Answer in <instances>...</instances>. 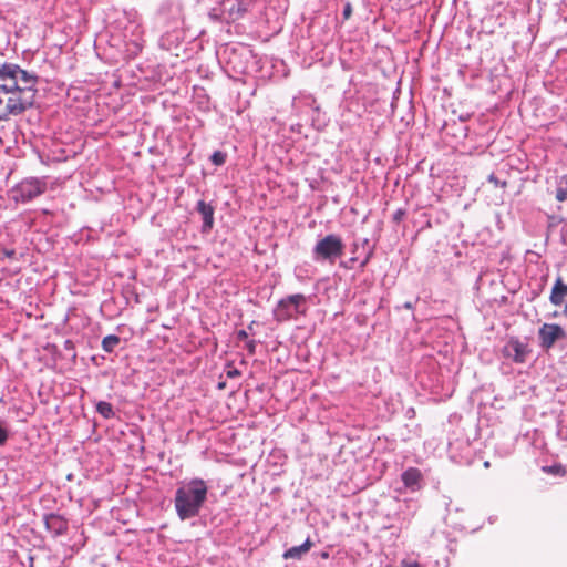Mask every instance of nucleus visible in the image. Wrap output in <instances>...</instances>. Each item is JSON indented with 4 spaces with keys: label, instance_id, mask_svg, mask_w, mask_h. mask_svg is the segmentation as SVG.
I'll use <instances>...</instances> for the list:
<instances>
[{
    "label": "nucleus",
    "instance_id": "13",
    "mask_svg": "<svg viewBox=\"0 0 567 567\" xmlns=\"http://www.w3.org/2000/svg\"><path fill=\"white\" fill-rule=\"evenodd\" d=\"M12 66L17 70H14L12 75H8L7 80L18 81L20 79L25 84L23 87L37 89L35 85L38 84L39 76L35 73L23 70L14 63H12Z\"/></svg>",
    "mask_w": 567,
    "mask_h": 567
},
{
    "label": "nucleus",
    "instance_id": "39",
    "mask_svg": "<svg viewBox=\"0 0 567 567\" xmlns=\"http://www.w3.org/2000/svg\"><path fill=\"white\" fill-rule=\"evenodd\" d=\"M563 306H564L563 315L567 318V300L564 301Z\"/></svg>",
    "mask_w": 567,
    "mask_h": 567
},
{
    "label": "nucleus",
    "instance_id": "8",
    "mask_svg": "<svg viewBox=\"0 0 567 567\" xmlns=\"http://www.w3.org/2000/svg\"><path fill=\"white\" fill-rule=\"evenodd\" d=\"M567 337L563 327L556 323H544L538 330L539 346L544 350H549L558 340Z\"/></svg>",
    "mask_w": 567,
    "mask_h": 567
},
{
    "label": "nucleus",
    "instance_id": "14",
    "mask_svg": "<svg viewBox=\"0 0 567 567\" xmlns=\"http://www.w3.org/2000/svg\"><path fill=\"white\" fill-rule=\"evenodd\" d=\"M454 435L460 436L461 433L454 432ZM449 446L452 457H455L457 452H460V457L464 460H467L471 455V444L468 437L465 441L460 440V437L451 440Z\"/></svg>",
    "mask_w": 567,
    "mask_h": 567
},
{
    "label": "nucleus",
    "instance_id": "20",
    "mask_svg": "<svg viewBox=\"0 0 567 567\" xmlns=\"http://www.w3.org/2000/svg\"><path fill=\"white\" fill-rule=\"evenodd\" d=\"M121 343V338L116 334H109L102 340V349L107 352H114L115 348Z\"/></svg>",
    "mask_w": 567,
    "mask_h": 567
},
{
    "label": "nucleus",
    "instance_id": "45",
    "mask_svg": "<svg viewBox=\"0 0 567 567\" xmlns=\"http://www.w3.org/2000/svg\"><path fill=\"white\" fill-rule=\"evenodd\" d=\"M484 467H486V468H487V467H489V462H488V461H486V462L484 463Z\"/></svg>",
    "mask_w": 567,
    "mask_h": 567
},
{
    "label": "nucleus",
    "instance_id": "25",
    "mask_svg": "<svg viewBox=\"0 0 567 567\" xmlns=\"http://www.w3.org/2000/svg\"><path fill=\"white\" fill-rule=\"evenodd\" d=\"M543 470L554 475H564L565 468L561 465L545 466Z\"/></svg>",
    "mask_w": 567,
    "mask_h": 567
},
{
    "label": "nucleus",
    "instance_id": "37",
    "mask_svg": "<svg viewBox=\"0 0 567 567\" xmlns=\"http://www.w3.org/2000/svg\"><path fill=\"white\" fill-rule=\"evenodd\" d=\"M227 383L225 380H220L218 383H217V389L218 390H224L226 388Z\"/></svg>",
    "mask_w": 567,
    "mask_h": 567
},
{
    "label": "nucleus",
    "instance_id": "5",
    "mask_svg": "<svg viewBox=\"0 0 567 567\" xmlns=\"http://www.w3.org/2000/svg\"><path fill=\"white\" fill-rule=\"evenodd\" d=\"M37 92L38 90L33 89L29 94L11 95L7 101L6 107L0 111V114L4 116V121H8L11 115H21L27 110L33 107Z\"/></svg>",
    "mask_w": 567,
    "mask_h": 567
},
{
    "label": "nucleus",
    "instance_id": "22",
    "mask_svg": "<svg viewBox=\"0 0 567 567\" xmlns=\"http://www.w3.org/2000/svg\"><path fill=\"white\" fill-rule=\"evenodd\" d=\"M227 154L223 151H215L210 155V162L216 166H221L226 163Z\"/></svg>",
    "mask_w": 567,
    "mask_h": 567
},
{
    "label": "nucleus",
    "instance_id": "2",
    "mask_svg": "<svg viewBox=\"0 0 567 567\" xmlns=\"http://www.w3.org/2000/svg\"><path fill=\"white\" fill-rule=\"evenodd\" d=\"M344 243L337 234H328L320 238L312 248V259L316 262L329 265L336 264L337 259L344 255Z\"/></svg>",
    "mask_w": 567,
    "mask_h": 567
},
{
    "label": "nucleus",
    "instance_id": "21",
    "mask_svg": "<svg viewBox=\"0 0 567 567\" xmlns=\"http://www.w3.org/2000/svg\"><path fill=\"white\" fill-rule=\"evenodd\" d=\"M96 412L106 420L115 415L113 405L106 401H100L96 403Z\"/></svg>",
    "mask_w": 567,
    "mask_h": 567
},
{
    "label": "nucleus",
    "instance_id": "43",
    "mask_svg": "<svg viewBox=\"0 0 567 567\" xmlns=\"http://www.w3.org/2000/svg\"><path fill=\"white\" fill-rule=\"evenodd\" d=\"M255 323V321H252L249 327H248V332H251V329H252V324Z\"/></svg>",
    "mask_w": 567,
    "mask_h": 567
},
{
    "label": "nucleus",
    "instance_id": "17",
    "mask_svg": "<svg viewBox=\"0 0 567 567\" xmlns=\"http://www.w3.org/2000/svg\"><path fill=\"white\" fill-rule=\"evenodd\" d=\"M313 546V543L311 542L310 538H307L303 544L299 545V546H293L289 549H287L285 553H284V558L285 559H301V557L307 554L311 547Z\"/></svg>",
    "mask_w": 567,
    "mask_h": 567
},
{
    "label": "nucleus",
    "instance_id": "19",
    "mask_svg": "<svg viewBox=\"0 0 567 567\" xmlns=\"http://www.w3.org/2000/svg\"><path fill=\"white\" fill-rule=\"evenodd\" d=\"M556 199L564 202L567 199V174L561 175L556 181Z\"/></svg>",
    "mask_w": 567,
    "mask_h": 567
},
{
    "label": "nucleus",
    "instance_id": "6",
    "mask_svg": "<svg viewBox=\"0 0 567 567\" xmlns=\"http://www.w3.org/2000/svg\"><path fill=\"white\" fill-rule=\"evenodd\" d=\"M227 55V64L235 73H248L249 63L254 59L252 51L247 47H233L224 52Z\"/></svg>",
    "mask_w": 567,
    "mask_h": 567
},
{
    "label": "nucleus",
    "instance_id": "49",
    "mask_svg": "<svg viewBox=\"0 0 567 567\" xmlns=\"http://www.w3.org/2000/svg\"><path fill=\"white\" fill-rule=\"evenodd\" d=\"M557 316H558V312H557V311H555V312L553 313V317H557Z\"/></svg>",
    "mask_w": 567,
    "mask_h": 567
},
{
    "label": "nucleus",
    "instance_id": "24",
    "mask_svg": "<svg viewBox=\"0 0 567 567\" xmlns=\"http://www.w3.org/2000/svg\"><path fill=\"white\" fill-rule=\"evenodd\" d=\"M487 181L492 183L495 187L505 188L507 186V182L501 181L494 173L488 175Z\"/></svg>",
    "mask_w": 567,
    "mask_h": 567
},
{
    "label": "nucleus",
    "instance_id": "26",
    "mask_svg": "<svg viewBox=\"0 0 567 567\" xmlns=\"http://www.w3.org/2000/svg\"><path fill=\"white\" fill-rule=\"evenodd\" d=\"M352 16V4L349 0L344 2L343 10H342V19L343 21L349 20Z\"/></svg>",
    "mask_w": 567,
    "mask_h": 567
},
{
    "label": "nucleus",
    "instance_id": "31",
    "mask_svg": "<svg viewBox=\"0 0 567 567\" xmlns=\"http://www.w3.org/2000/svg\"><path fill=\"white\" fill-rule=\"evenodd\" d=\"M257 342L255 340H248L246 342V349L249 354H255Z\"/></svg>",
    "mask_w": 567,
    "mask_h": 567
},
{
    "label": "nucleus",
    "instance_id": "48",
    "mask_svg": "<svg viewBox=\"0 0 567 567\" xmlns=\"http://www.w3.org/2000/svg\"><path fill=\"white\" fill-rule=\"evenodd\" d=\"M0 122H4V116L0 114Z\"/></svg>",
    "mask_w": 567,
    "mask_h": 567
},
{
    "label": "nucleus",
    "instance_id": "27",
    "mask_svg": "<svg viewBox=\"0 0 567 567\" xmlns=\"http://www.w3.org/2000/svg\"><path fill=\"white\" fill-rule=\"evenodd\" d=\"M540 280H542V282L539 284V287L532 291V300H534L542 293V291L546 285V281H547V277L543 276Z\"/></svg>",
    "mask_w": 567,
    "mask_h": 567
},
{
    "label": "nucleus",
    "instance_id": "46",
    "mask_svg": "<svg viewBox=\"0 0 567 567\" xmlns=\"http://www.w3.org/2000/svg\"><path fill=\"white\" fill-rule=\"evenodd\" d=\"M408 413H409V415H412V413H414V410H413V409H410V410L408 411Z\"/></svg>",
    "mask_w": 567,
    "mask_h": 567
},
{
    "label": "nucleus",
    "instance_id": "35",
    "mask_svg": "<svg viewBox=\"0 0 567 567\" xmlns=\"http://www.w3.org/2000/svg\"><path fill=\"white\" fill-rule=\"evenodd\" d=\"M401 567H421L415 561H405L403 560L402 564H401Z\"/></svg>",
    "mask_w": 567,
    "mask_h": 567
},
{
    "label": "nucleus",
    "instance_id": "1",
    "mask_svg": "<svg viewBox=\"0 0 567 567\" xmlns=\"http://www.w3.org/2000/svg\"><path fill=\"white\" fill-rule=\"evenodd\" d=\"M208 487L205 481L194 478L175 492V509L182 520L197 516L207 499Z\"/></svg>",
    "mask_w": 567,
    "mask_h": 567
},
{
    "label": "nucleus",
    "instance_id": "34",
    "mask_svg": "<svg viewBox=\"0 0 567 567\" xmlns=\"http://www.w3.org/2000/svg\"><path fill=\"white\" fill-rule=\"evenodd\" d=\"M2 254L7 258H13L16 256V251L13 249H3Z\"/></svg>",
    "mask_w": 567,
    "mask_h": 567
},
{
    "label": "nucleus",
    "instance_id": "10",
    "mask_svg": "<svg viewBox=\"0 0 567 567\" xmlns=\"http://www.w3.org/2000/svg\"><path fill=\"white\" fill-rule=\"evenodd\" d=\"M195 210L200 214L203 218L202 233H209L214 227L215 208L210 203L200 199L197 202Z\"/></svg>",
    "mask_w": 567,
    "mask_h": 567
},
{
    "label": "nucleus",
    "instance_id": "51",
    "mask_svg": "<svg viewBox=\"0 0 567 567\" xmlns=\"http://www.w3.org/2000/svg\"><path fill=\"white\" fill-rule=\"evenodd\" d=\"M565 147L567 148V143L565 144Z\"/></svg>",
    "mask_w": 567,
    "mask_h": 567
},
{
    "label": "nucleus",
    "instance_id": "11",
    "mask_svg": "<svg viewBox=\"0 0 567 567\" xmlns=\"http://www.w3.org/2000/svg\"><path fill=\"white\" fill-rule=\"evenodd\" d=\"M45 528L53 537L63 535L68 529V522L58 514L44 515Z\"/></svg>",
    "mask_w": 567,
    "mask_h": 567
},
{
    "label": "nucleus",
    "instance_id": "4",
    "mask_svg": "<svg viewBox=\"0 0 567 567\" xmlns=\"http://www.w3.org/2000/svg\"><path fill=\"white\" fill-rule=\"evenodd\" d=\"M47 190V183L43 179L27 178L10 189V198L17 203H28L42 195Z\"/></svg>",
    "mask_w": 567,
    "mask_h": 567
},
{
    "label": "nucleus",
    "instance_id": "40",
    "mask_svg": "<svg viewBox=\"0 0 567 567\" xmlns=\"http://www.w3.org/2000/svg\"><path fill=\"white\" fill-rule=\"evenodd\" d=\"M244 12H246V9H245V8H241L240 6H238V8H237V13H238L239 16H243V13H244Z\"/></svg>",
    "mask_w": 567,
    "mask_h": 567
},
{
    "label": "nucleus",
    "instance_id": "44",
    "mask_svg": "<svg viewBox=\"0 0 567 567\" xmlns=\"http://www.w3.org/2000/svg\"><path fill=\"white\" fill-rule=\"evenodd\" d=\"M473 430H474V437H476L477 436V427H473Z\"/></svg>",
    "mask_w": 567,
    "mask_h": 567
},
{
    "label": "nucleus",
    "instance_id": "15",
    "mask_svg": "<svg viewBox=\"0 0 567 567\" xmlns=\"http://www.w3.org/2000/svg\"><path fill=\"white\" fill-rule=\"evenodd\" d=\"M565 297H567V285L563 281L560 276L557 277L549 296V301L554 306H561L564 303Z\"/></svg>",
    "mask_w": 567,
    "mask_h": 567
},
{
    "label": "nucleus",
    "instance_id": "32",
    "mask_svg": "<svg viewBox=\"0 0 567 567\" xmlns=\"http://www.w3.org/2000/svg\"><path fill=\"white\" fill-rule=\"evenodd\" d=\"M237 340H246L248 338V332L246 330H238L236 332Z\"/></svg>",
    "mask_w": 567,
    "mask_h": 567
},
{
    "label": "nucleus",
    "instance_id": "30",
    "mask_svg": "<svg viewBox=\"0 0 567 567\" xmlns=\"http://www.w3.org/2000/svg\"><path fill=\"white\" fill-rule=\"evenodd\" d=\"M359 261V256L352 255L347 262H341L340 266L344 268H352V265Z\"/></svg>",
    "mask_w": 567,
    "mask_h": 567
},
{
    "label": "nucleus",
    "instance_id": "9",
    "mask_svg": "<svg viewBox=\"0 0 567 567\" xmlns=\"http://www.w3.org/2000/svg\"><path fill=\"white\" fill-rule=\"evenodd\" d=\"M374 246L370 245V240L368 238L355 239L351 244V254L359 256L360 269H364V267L370 262L374 255Z\"/></svg>",
    "mask_w": 567,
    "mask_h": 567
},
{
    "label": "nucleus",
    "instance_id": "12",
    "mask_svg": "<svg viewBox=\"0 0 567 567\" xmlns=\"http://www.w3.org/2000/svg\"><path fill=\"white\" fill-rule=\"evenodd\" d=\"M401 480L408 489L415 492L422 486L423 474L416 467H409L401 474Z\"/></svg>",
    "mask_w": 567,
    "mask_h": 567
},
{
    "label": "nucleus",
    "instance_id": "28",
    "mask_svg": "<svg viewBox=\"0 0 567 567\" xmlns=\"http://www.w3.org/2000/svg\"><path fill=\"white\" fill-rule=\"evenodd\" d=\"M225 373H226V377L230 378V379L237 378V377H239L241 374V372L238 369L231 367V364L227 365V369L225 370Z\"/></svg>",
    "mask_w": 567,
    "mask_h": 567
},
{
    "label": "nucleus",
    "instance_id": "29",
    "mask_svg": "<svg viewBox=\"0 0 567 567\" xmlns=\"http://www.w3.org/2000/svg\"><path fill=\"white\" fill-rule=\"evenodd\" d=\"M405 215H406V210H405V209H403V208H398V209L394 212L393 216H392V220H393L394 223H400V221L405 217Z\"/></svg>",
    "mask_w": 567,
    "mask_h": 567
},
{
    "label": "nucleus",
    "instance_id": "3",
    "mask_svg": "<svg viewBox=\"0 0 567 567\" xmlns=\"http://www.w3.org/2000/svg\"><path fill=\"white\" fill-rule=\"evenodd\" d=\"M306 301L307 298L302 293H295L280 299L272 311L274 319L277 322H285L296 315H305L306 309H301V307Z\"/></svg>",
    "mask_w": 567,
    "mask_h": 567
},
{
    "label": "nucleus",
    "instance_id": "41",
    "mask_svg": "<svg viewBox=\"0 0 567 567\" xmlns=\"http://www.w3.org/2000/svg\"><path fill=\"white\" fill-rule=\"evenodd\" d=\"M404 307L408 308V309H412L413 306H412L411 302H405Z\"/></svg>",
    "mask_w": 567,
    "mask_h": 567
},
{
    "label": "nucleus",
    "instance_id": "23",
    "mask_svg": "<svg viewBox=\"0 0 567 567\" xmlns=\"http://www.w3.org/2000/svg\"><path fill=\"white\" fill-rule=\"evenodd\" d=\"M307 104L311 107L312 111V122L319 121L320 115V106L316 103L312 96L307 97Z\"/></svg>",
    "mask_w": 567,
    "mask_h": 567
},
{
    "label": "nucleus",
    "instance_id": "38",
    "mask_svg": "<svg viewBox=\"0 0 567 567\" xmlns=\"http://www.w3.org/2000/svg\"><path fill=\"white\" fill-rule=\"evenodd\" d=\"M565 430L567 431V427H558V429H557V435L563 437V436H564V431H565Z\"/></svg>",
    "mask_w": 567,
    "mask_h": 567
},
{
    "label": "nucleus",
    "instance_id": "18",
    "mask_svg": "<svg viewBox=\"0 0 567 567\" xmlns=\"http://www.w3.org/2000/svg\"><path fill=\"white\" fill-rule=\"evenodd\" d=\"M11 83L8 84H0V91L6 94H29L30 91H33L32 87H21L18 84V81L11 80Z\"/></svg>",
    "mask_w": 567,
    "mask_h": 567
},
{
    "label": "nucleus",
    "instance_id": "42",
    "mask_svg": "<svg viewBox=\"0 0 567 567\" xmlns=\"http://www.w3.org/2000/svg\"><path fill=\"white\" fill-rule=\"evenodd\" d=\"M255 323V321H252L249 327H248V332H251V329H252V324Z\"/></svg>",
    "mask_w": 567,
    "mask_h": 567
},
{
    "label": "nucleus",
    "instance_id": "16",
    "mask_svg": "<svg viewBox=\"0 0 567 567\" xmlns=\"http://www.w3.org/2000/svg\"><path fill=\"white\" fill-rule=\"evenodd\" d=\"M193 102L202 112L208 113L212 109L210 97L203 87L194 89Z\"/></svg>",
    "mask_w": 567,
    "mask_h": 567
},
{
    "label": "nucleus",
    "instance_id": "7",
    "mask_svg": "<svg viewBox=\"0 0 567 567\" xmlns=\"http://www.w3.org/2000/svg\"><path fill=\"white\" fill-rule=\"evenodd\" d=\"M530 352L528 343L517 337H511L502 350L503 355L515 363H525Z\"/></svg>",
    "mask_w": 567,
    "mask_h": 567
},
{
    "label": "nucleus",
    "instance_id": "47",
    "mask_svg": "<svg viewBox=\"0 0 567 567\" xmlns=\"http://www.w3.org/2000/svg\"><path fill=\"white\" fill-rule=\"evenodd\" d=\"M408 413H409V415H412V413H414V410H413V409H410V410L408 411Z\"/></svg>",
    "mask_w": 567,
    "mask_h": 567
},
{
    "label": "nucleus",
    "instance_id": "33",
    "mask_svg": "<svg viewBox=\"0 0 567 567\" xmlns=\"http://www.w3.org/2000/svg\"><path fill=\"white\" fill-rule=\"evenodd\" d=\"M8 437V433L6 431V427H0V445L6 442Z\"/></svg>",
    "mask_w": 567,
    "mask_h": 567
},
{
    "label": "nucleus",
    "instance_id": "36",
    "mask_svg": "<svg viewBox=\"0 0 567 567\" xmlns=\"http://www.w3.org/2000/svg\"><path fill=\"white\" fill-rule=\"evenodd\" d=\"M64 349L73 351L74 350V343L71 340H65L64 341Z\"/></svg>",
    "mask_w": 567,
    "mask_h": 567
},
{
    "label": "nucleus",
    "instance_id": "50",
    "mask_svg": "<svg viewBox=\"0 0 567 567\" xmlns=\"http://www.w3.org/2000/svg\"><path fill=\"white\" fill-rule=\"evenodd\" d=\"M3 103V99L0 96V105H2Z\"/></svg>",
    "mask_w": 567,
    "mask_h": 567
}]
</instances>
